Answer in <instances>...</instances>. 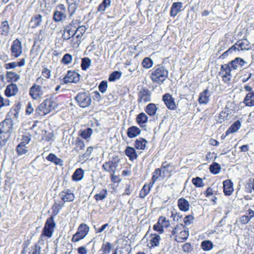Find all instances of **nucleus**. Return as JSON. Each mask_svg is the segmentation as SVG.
<instances>
[{
    "instance_id": "4be33fe9",
    "label": "nucleus",
    "mask_w": 254,
    "mask_h": 254,
    "mask_svg": "<svg viewBox=\"0 0 254 254\" xmlns=\"http://www.w3.org/2000/svg\"><path fill=\"white\" fill-rule=\"evenodd\" d=\"M209 91L206 89L200 94L198 101L200 104H206L209 102Z\"/></svg>"
},
{
    "instance_id": "e2e57ef3",
    "label": "nucleus",
    "mask_w": 254,
    "mask_h": 254,
    "mask_svg": "<svg viewBox=\"0 0 254 254\" xmlns=\"http://www.w3.org/2000/svg\"><path fill=\"white\" fill-rule=\"evenodd\" d=\"M41 253V247L38 244H36L32 247L29 254H40Z\"/></svg>"
},
{
    "instance_id": "e433bc0d",
    "label": "nucleus",
    "mask_w": 254,
    "mask_h": 254,
    "mask_svg": "<svg viewBox=\"0 0 254 254\" xmlns=\"http://www.w3.org/2000/svg\"><path fill=\"white\" fill-rule=\"evenodd\" d=\"M156 106L153 103L149 104L145 109V112L150 116H154L157 111Z\"/></svg>"
},
{
    "instance_id": "3c124183",
    "label": "nucleus",
    "mask_w": 254,
    "mask_h": 254,
    "mask_svg": "<svg viewBox=\"0 0 254 254\" xmlns=\"http://www.w3.org/2000/svg\"><path fill=\"white\" fill-rule=\"evenodd\" d=\"M85 147V144L83 141L80 140L79 138H77L76 140L75 147L74 150L79 151L83 150Z\"/></svg>"
},
{
    "instance_id": "09e8293b",
    "label": "nucleus",
    "mask_w": 254,
    "mask_h": 254,
    "mask_svg": "<svg viewBox=\"0 0 254 254\" xmlns=\"http://www.w3.org/2000/svg\"><path fill=\"white\" fill-rule=\"evenodd\" d=\"M76 2V1H73V2L69 4L68 10L69 14V17H71L74 14L77 8Z\"/></svg>"
},
{
    "instance_id": "f257e3e1",
    "label": "nucleus",
    "mask_w": 254,
    "mask_h": 254,
    "mask_svg": "<svg viewBox=\"0 0 254 254\" xmlns=\"http://www.w3.org/2000/svg\"><path fill=\"white\" fill-rule=\"evenodd\" d=\"M168 70L162 65H155L150 71V78L156 83L161 84L168 78Z\"/></svg>"
},
{
    "instance_id": "8fccbe9b",
    "label": "nucleus",
    "mask_w": 254,
    "mask_h": 254,
    "mask_svg": "<svg viewBox=\"0 0 254 254\" xmlns=\"http://www.w3.org/2000/svg\"><path fill=\"white\" fill-rule=\"evenodd\" d=\"M122 75V73L120 71H116L112 73L109 77V81H114L117 79H119Z\"/></svg>"
},
{
    "instance_id": "13d9d810",
    "label": "nucleus",
    "mask_w": 254,
    "mask_h": 254,
    "mask_svg": "<svg viewBox=\"0 0 254 254\" xmlns=\"http://www.w3.org/2000/svg\"><path fill=\"white\" fill-rule=\"evenodd\" d=\"M192 183L196 187H201L203 186L202 180L199 177L193 178L192 179Z\"/></svg>"
},
{
    "instance_id": "5fc2aeb1",
    "label": "nucleus",
    "mask_w": 254,
    "mask_h": 254,
    "mask_svg": "<svg viewBox=\"0 0 254 254\" xmlns=\"http://www.w3.org/2000/svg\"><path fill=\"white\" fill-rule=\"evenodd\" d=\"M92 131L91 128H88L81 132L80 136L84 139H87L91 136Z\"/></svg>"
},
{
    "instance_id": "c85d7f7f",
    "label": "nucleus",
    "mask_w": 254,
    "mask_h": 254,
    "mask_svg": "<svg viewBox=\"0 0 254 254\" xmlns=\"http://www.w3.org/2000/svg\"><path fill=\"white\" fill-rule=\"evenodd\" d=\"M42 21V15H36L32 18L30 22V25L32 28H35L41 24Z\"/></svg>"
},
{
    "instance_id": "473e14b6",
    "label": "nucleus",
    "mask_w": 254,
    "mask_h": 254,
    "mask_svg": "<svg viewBox=\"0 0 254 254\" xmlns=\"http://www.w3.org/2000/svg\"><path fill=\"white\" fill-rule=\"evenodd\" d=\"M136 122L140 125V127H143V124L147 123L148 117L144 113H140L136 117Z\"/></svg>"
},
{
    "instance_id": "ddd939ff",
    "label": "nucleus",
    "mask_w": 254,
    "mask_h": 254,
    "mask_svg": "<svg viewBox=\"0 0 254 254\" xmlns=\"http://www.w3.org/2000/svg\"><path fill=\"white\" fill-rule=\"evenodd\" d=\"M80 80V75L74 71H68L64 78L65 83H76Z\"/></svg>"
},
{
    "instance_id": "c9c22d12",
    "label": "nucleus",
    "mask_w": 254,
    "mask_h": 254,
    "mask_svg": "<svg viewBox=\"0 0 254 254\" xmlns=\"http://www.w3.org/2000/svg\"><path fill=\"white\" fill-rule=\"evenodd\" d=\"M240 127L241 123L239 121H237L234 123H233L226 131V135H228L230 133L237 131Z\"/></svg>"
},
{
    "instance_id": "864d4df0",
    "label": "nucleus",
    "mask_w": 254,
    "mask_h": 254,
    "mask_svg": "<svg viewBox=\"0 0 254 254\" xmlns=\"http://www.w3.org/2000/svg\"><path fill=\"white\" fill-rule=\"evenodd\" d=\"M107 192L106 190H103L100 193L96 194L94 197L96 200H102L106 197Z\"/></svg>"
},
{
    "instance_id": "69168bd1",
    "label": "nucleus",
    "mask_w": 254,
    "mask_h": 254,
    "mask_svg": "<svg viewBox=\"0 0 254 254\" xmlns=\"http://www.w3.org/2000/svg\"><path fill=\"white\" fill-rule=\"evenodd\" d=\"M51 71L50 69H48L47 67H45L43 68L42 71V75L44 77L48 79L51 77Z\"/></svg>"
},
{
    "instance_id": "bb28decb",
    "label": "nucleus",
    "mask_w": 254,
    "mask_h": 254,
    "mask_svg": "<svg viewBox=\"0 0 254 254\" xmlns=\"http://www.w3.org/2000/svg\"><path fill=\"white\" fill-rule=\"evenodd\" d=\"M5 76L8 82H16L20 79V75L13 71L6 72Z\"/></svg>"
},
{
    "instance_id": "4468645a",
    "label": "nucleus",
    "mask_w": 254,
    "mask_h": 254,
    "mask_svg": "<svg viewBox=\"0 0 254 254\" xmlns=\"http://www.w3.org/2000/svg\"><path fill=\"white\" fill-rule=\"evenodd\" d=\"M162 100L167 108L170 110H174L176 107L174 99L172 95L169 93H166L163 95Z\"/></svg>"
},
{
    "instance_id": "39448f33",
    "label": "nucleus",
    "mask_w": 254,
    "mask_h": 254,
    "mask_svg": "<svg viewBox=\"0 0 254 254\" xmlns=\"http://www.w3.org/2000/svg\"><path fill=\"white\" fill-rule=\"evenodd\" d=\"M172 234L175 236V240L182 243L189 237V232L187 229L182 224L178 225L172 231Z\"/></svg>"
},
{
    "instance_id": "423d86ee",
    "label": "nucleus",
    "mask_w": 254,
    "mask_h": 254,
    "mask_svg": "<svg viewBox=\"0 0 254 254\" xmlns=\"http://www.w3.org/2000/svg\"><path fill=\"white\" fill-rule=\"evenodd\" d=\"M239 48H240L241 50H249L251 49V47L250 42L247 39H242L225 52L221 57L225 58L229 54L232 53L233 52L239 50Z\"/></svg>"
},
{
    "instance_id": "680f3d73",
    "label": "nucleus",
    "mask_w": 254,
    "mask_h": 254,
    "mask_svg": "<svg viewBox=\"0 0 254 254\" xmlns=\"http://www.w3.org/2000/svg\"><path fill=\"white\" fill-rule=\"evenodd\" d=\"M64 205V203H55L53 205L52 208L53 210V212L55 213V214H57L59 211V210L63 207Z\"/></svg>"
},
{
    "instance_id": "2f4dec72",
    "label": "nucleus",
    "mask_w": 254,
    "mask_h": 254,
    "mask_svg": "<svg viewBox=\"0 0 254 254\" xmlns=\"http://www.w3.org/2000/svg\"><path fill=\"white\" fill-rule=\"evenodd\" d=\"M69 40H70V44L73 49L78 48L81 42V39L79 38V35H74Z\"/></svg>"
},
{
    "instance_id": "a18cd8bd",
    "label": "nucleus",
    "mask_w": 254,
    "mask_h": 254,
    "mask_svg": "<svg viewBox=\"0 0 254 254\" xmlns=\"http://www.w3.org/2000/svg\"><path fill=\"white\" fill-rule=\"evenodd\" d=\"M210 171L214 174H217L219 173L221 167L220 165L217 163H213L209 167Z\"/></svg>"
},
{
    "instance_id": "052dcab7",
    "label": "nucleus",
    "mask_w": 254,
    "mask_h": 254,
    "mask_svg": "<svg viewBox=\"0 0 254 254\" xmlns=\"http://www.w3.org/2000/svg\"><path fill=\"white\" fill-rule=\"evenodd\" d=\"M72 61V56L69 54H66L62 59V62L65 64H68Z\"/></svg>"
},
{
    "instance_id": "f3484780",
    "label": "nucleus",
    "mask_w": 254,
    "mask_h": 254,
    "mask_svg": "<svg viewBox=\"0 0 254 254\" xmlns=\"http://www.w3.org/2000/svg\"><path fill=\"white\" fill-rule=\"evenodd\" d=\"M117 164L113 161L105 162L103 165V168L106 171L109 172L111 174H115L117 168Z\"/></svg>"
},
{
    "instance_id": "9d476101",
    "label": "nucleus",
    "mask_w": 254,
    "mask_h": 254,
    "mask_svg": "<svg viewBox=\"0 0 254 254\" xmlns=\"http://www.w3.org/2000/svg\"><path fill=\"white\" fill-rule=\"evenodd\" d=\"M75 99L79 105L82 108L88 107L91 102V99L88 93L81 92L78 94Z\"/></svg>"
},
{
    "instance_id": "603ef678",
    "label": "nucleus",
    "mask_w": 254,
    "mask_h": 254,
    "mask_svg": "<svg viewBox=\"0 0 254 254\" xmlns=\"http://www.w3.org/2000/svg\"><path fill=\"white\" fill-rule=\"evenodd\" d=\"M162 170L161 169L158 168L155 170L154 172L153 173V176L152 177V184H154V182L156 181L161 176Z\"/></svg>"
},
{
    "instance_id": "6ab92c4d",
    "label": "nucleus",
    "mask_w": 254,
    "mask_h": 254,
    "mask_svg": "<svg viewBox=\"0 0 254 254\" xmlns=\"http://www.w3.org/2000/svg\"><path fill=\"white\" fill-rule=\"evenodd\" d=\"M254 217V211L251 209H249L248 213L246 215L242 216L239 218V222L242 224H246Z\"/></svg>"
},
{
    "instance_id": "dca6fc26",
    "label": "nucleus",
    "mask_w": 254,
    "mask_h": 254,
    "mask_svg": "<svg viewBox=\"0 0 254 254\" xmlns=\"http://www.w3.org/2000/svg\"><path fill=\"white\" fill-rule=\"evenodd\" d=\"M72 23H73V20L64 28V33L62 35V38L64 41L69 40L75 35L74 30L72 29Z\"/></svg>"
},
{
    "instance_id": "ea45409f",
    "label": "nucleus",
    "mask_w": 254,
    "mask_h": 254,
    "mask_svg": "<svg viewBox=\"0 0 254 254\" xmlns=\"http://www.w3.org/2000/svg\"><path fill=\"white\" fill-rule=\"evenodd\" d=\"M113 245L109 242L104 243L102 246L101 251L103 254H108L111 252Z\"/></svg>"
},
{
    "instance_id": "0e129e2a",
    "label": "nucleus",
    "mask_w": 254,
    "mask_h": 254,
    "mask_svg": "<svg viewBox=\"0 0 254 254\" xmlns=\"http://www.w3.org/2000/svg\"><path fill=\"white\" fill-rule=\"evenodd\" d=\"M107 82L106 81H102L99 85V90L102 93H104L107 88Z\"/></svg>"
},
{
    "instance_id": "58836bf2",
    "label": "nucleus",
    "mask_w": 254,
    "mask_h": 254,
    "mask_svg": "<svg viewBox=\"0 0 254 254\" xmlns=\"http://www.w3.org/2000/svg\"><path fill=\"white\" fill-rule=\"evenodd\" d=\"M84 176V173L82 169H77L72 175V179L75 181L81 180Z\"/></svg>"
},
{
    "instance_id": "338daca9",
    "label": "nucleus",
    "mask_w": 254,
    "mask_h": 254,
    "mask_svg": "<svg viewBox=\"0 0 254 254\" xmlns=\"http://www.w3.org/2000/svg\"><path fill=\"white\" fill-rule=\"evenodd\" d=\"M3 136V135L0 134V149L6 145L9 139L8 138Z\"/></svg>"
},
{
    "instance_id": "49530a36",
    "label": "nucleus",
    "mask_w": 254,
    "mask_h": 254,
    "mask_svg": "<svg viewBox=\"0 0 254 254\" xmlns=\"http://www.w3.org/2000/svg\"><path fill=\"white\" fill-rule=\"evenodd\" d=\"M86 28L84 26H79L76 30H74L75 35L79 36V38L82 39L83 34L86 31Z\"/></svg>"
},
{
    "instance_id": "cd10ccee",
    "label": "nucleus",
    "mask_w": 254,
    "mask_h": 254,
    "mask_svg": "<svg viewBox=\"0 0 254 254\" xmlns=\"http://www.w3.org/2000/svg\"><path fill=\"white\" fill-rule=\"evenodd\" d=\"M140 129L135 126L129 127L127 129V134L129 138H133L140 133Z\"/></svg>"
},
{
    "instance_id": "412c9836",
    "label": "nucleus",
    "mask_w": 254,
    "mask_h": 254,
    "mask_svg": "<svg viewBox=\"0 0 254 254\" xmlns=\"http://www.w3.org/2000/svg\"><path fill=\"white\" fill-rule=\"evenodd\" d=\"M223 191L225 195H230L234 191L232 182L229 180L223 182Z\"/></svg>"
},
{
    "instance_id": "a211bd4d",
    "label": "nucleus",
    "mask_w": 254,
    "mask_h": 254,
    "mask_svg": "<svg viewBox=\"0 0 254 254\" xmlns=\"http://www.w3.org/2000/svg\"><path fill=\"white\" fill-rule=\"evenodd\" d=\"M160 240V237L159 235L156 234H151L148 240L147 246L149 248L157 246L159 244Z\"/></svg>"
},
{
    "instance_id": "5701e85b",
    "label": "nucleus",
    "mask_w": 254,
    "mask_h": 254,
    "mask_svg": "<svg viewBox=\"0 0 254 254\" xmlns=\"http://www.w3.org/2000/svg\"><path fill=\"white\" fill-rule=\"evenodd\" d=\"M182 7L183 3L181 2L173 3L170 10V15L173 17L176 16L182 10Z\"/></svg>"
},
{
    "instance_id": "72a5a7b5",
    "label": "nucleus",
    "mask_w": 254,
    "mask_h": 254,
    "mask_svg": "<svg viewBox=\"0 0 254 254\" xmlns=\"http://www.w3.org/2000/svg\"><path fill=\"white\" fill-rule=\"evenodd\" d=\"M153 184L150 183L149 184H145L140 190L139 196L141 198H144L149 192L151 188L152 187Z\"/></svg>"
},
{
    "instance_id": "20e7f679",
    "label": "nucleus",
    "mask_w": 254,
    "mask_h": 254,
    "mask_svg": "<svg viewBox=\"0 0 254 254\" xmlns=\"http://www.w3.org/2000/svg\"><path fill=\"white\" fill-rule=\"evenodd\" d=\"M49 89L48 86H41L36 84H34L30 88L29 94L32 99L37 100L43 96H47Z\"/></svg>"
},
{
    "instance_id": "393cba45",
    "label": "nucleus",
    "mask_w": 254,
    "mask_h": 254,
    "mask_svg": "<svg viewBox=\"0 0 254 254\" xmlns=\"http://www.w3.org/2000/svg\"><path fill=\"white\" fill-rule=\"evenodd\" d=\"M178 206L181 210L185 212L188 211L190 208L189 201L183 197L178 199Z\"/></svg>"
},
{
    "instance_id": "c03bdc74",
    "label": "nucleus",
    "mask_w": 254,
    "mask_h": 254,
    "mask_svg": "<svg viewBox=\"0 0 254 254\" xmlns=\"http://www.w3.org/2000/svg\"><path fill=\"white\" fill-rule=\"evenodd\" d=\"M111 0H104L103 2L99 5L98 10L100 12L104 11L106 8L111 5Z\"/></svg>"
},
{
    "instance_id": "bf43d9fd",
    "label": "nucleus",
    "mask_w": 254,
    "mask_h": 254,
    "mask_svg": "<svg viewBox=\"0 0 254 254\" xmlns=\"http://www.w3.org/2000/svg\"><path fill=\"white\" fill-rule=\"evenodd\" d=\"M17 151L19 155H22L27 152V149L25 145L22 143H20L17 146Z\"/></svg>"
},
{
    "instance_id": "c756f323",
    "label": "nucleus",
    "mask_w": 254,
    "mask_h": 254,
    "mask_svg": "<svg viewBox=\"0 0 254 254\" xmlns=\"http://www.w3.org/2000/svg\"><path fill=\"white\" fill-rule=\"evenodd\" d=\"M244 103L247 106H254V92H250L247 94L244 100Z\"/></svg>"
},
{
    "instance_id": "7c9ffc66",
    "label": "nucleus",
    "mask_w": 254,
    "mask_h": 254,
    "mask_svg": "<svg viewBox=\"0 0 254 254\" xmlns=\"http://www.w3.org/2000/svg\"><path fill=\"white\" fill-rule=\"evenodd\" d=\"M245 62L240 58H236L234 60L229 63L231 67L233 69H236L239 66H243Z\"/></svg>"
},
{
    "instance_id": "1a4fd4ad",
    "label": "nucleus",
    "mask_w": 254,
    "mask_h": 254,
    "mask_svg": "<svg viewBox=\"0 0 254 254\" xmlns=\"http://www.w3.org/2000/svg\"><path fill=\"white\" fill-rule=\"evenodd\" d=\"M10 50L11 57H13L15 58H18L22 55V43L18 39H16L13 41Z\"/></svg>"
},
{
    "instance_id": "6e6d98bb",
    "label": "nucleus",
    "mask_w": 254,
    "mask_h": 254,
    "mask_svg": "<svg viewBox=\"0 0 254 254\" xmlns=\"http://www.w3.org/2000/svg\"><path fill=\"white\" fill-rule=\"evenodd\" d=\"M91 65V60L88 58H83L82 60L81 67L82 69H87Z\"/></svg>"
},
{
    "instance_id": "aec40b11",
    "label": "nucleus",
    "mask_w": 254,
    "mask_h": 254,
    "mask_svg": "<svg viewBox=\"0 0 254 254\" xmlns=\"http://www.w3.org/2000/svg\"><path fill=\"white\" fill-rule=\"evenodd\" d=\"M64 202L72 201L74 199V195L69 190L63 191L60 194Z\"/></svg>"
},
{
    "instance_id": "4c0bfd02",
    "label": "nucleus",
    "mask_w": 254,
    "mask_h": 254,
    "mask_svg": "<svg viewBox=\"0 0 254 254\" xmlns=\"http://www.w3.org/2000/svg\"><path fill=\"white\" fill-rule=\"evenodd\" d=\"M46 158L48 161L55 163L57 165H62L63 161L60 158L57 157L54 154H50Z\"/></svg>"
},
{
    "instance_id": "774afa93",
    "label": "nucleus",
    "mask_w": 254,
    "mask_h": 254,
    "mask_svg": "<svg viewBox=\"0 0 254 254\" xmlns=\"http://www.w3.org/2000/svg\"><path fill=\"white\" fill-rule=\"evenodd\" d=\"M54 134L52 132L46 133L45 135L43 137V139L50 141L51 140H53L54 139Z\"/></svg>"
},
{
    "instance_id": "9b49d317",
    "label": "nucleus",
    "mask_w": 254,
    "mask_h": 254,
    "mask_svg": "<svg viewBox=\"0 0 254 254\" xmlns=\"http://www.w3.org/2000/svg\"><path fill=\"white\" fill-rule=\"evenodd\" d=\"M57 10L55 11L53 15V19L56 22H61L65 20L66 15L65 13L66 11L65 6L64 4H59L57 6Z\"/></svg>"
},
{
    "instance_id": "f03ea898",
    "label": "nucleus",
    "mask_w": 254,
    "mask_h": 254,
    "mask_svg": "<svg viewBox=\"0 0 254 254\" xmlns=\"http://www.w3.org/2000/svg\"><path fill=\"white\" fill-rule=\"evenodd\" d=\"M55 227L56 223L54 220V217L51 216L48 218L37 244L39 246L44 245L47 239L52 237Z\"/></svg>"
},
{
    "instance_id": "4d7b16f0",
    "label": "nucleus",
    "mask_w": 254,
    "mask_h": 254,
    "mask_svg": "<svg viewBox=\"0 0 254 254\" xmlns=\"http://www.w3.org/2000/svg\"><path fill=\"white\" fill-rule=\"evenodd\" d=\"M246 188L249 192H252L253 190L254 191V179L251 178L249 180Z\"/></svg>"
},
{
    "instance_id": "a19ab883",
    "label": "nucleus",
    "mask_w": 254,
    "mask_h": 254,
    "mask_svg": "<svg viewBox=\"0 0 254 254\" xmlns=\"http://www.w3.org/2000/svg\"><path fill=\"white\" fill-rule=\"evenodd\" d=\"M213 243L209 240L203 241L201 242V247L205 251H210L213 248Z\"/></svg>"
},
{
    "instance_id": "a878e982",
    "label": "nucleus",
    "mask_w": 254,
    "mask_h": 254,
    "mask_svg": "<svg viewBox=\"0 0 254 254\" xmlns=\"http://www.w3.org/2000/svg\"><path fill=\"white\" fill-rule=\"evenodd\" d=\"M126 155L129 158V160L133 161L136 159L137 158V154L135 149L133 147L128 146L127 147L125 151Z\"/></svg>"
},
{
    "instance_id": "0eeeda50",
    "label": "nucleus",
    "mask_w": 254,
    "mask_h": 254,
    "mask_svg": "<svg viewBox=\"0 0 254 254\" xmlns=\"http://www.w3.org/2000/svg\"><path fill=\"white\" fill-rule=\"evenodd\" d=\"M89 231V227L84 223L81 224L77 229L76 233L72 238V242H77L83 239L87 235Z\"/></svg>"
},
{
    "instance_id": "37998d69",
    "label": "nucleus",
    "mask_w": 254,
    "mask_h": 254,
    "mask_svg": "<svg viewBox=\"0 0 254 254\" xmlns=\"http://www.w3.org/2000/svg\"><path fill=\"white\" fill-rule=\"evenodd\" d=\"M1 34L4 36L8 35L9 31V27L8 23L7 21H5L2 22L1 25Z\"/></svg>"
},
{
    "instance_id": "f8f14e48",
    "label": "nucleus",
    "mask_w": 254,
    "mask_h": 254,
    "mask_svg": "<svg viewBox=\"0 0 254 254\" xmlns=\"http://www.w3.org/2000/svg\"><path fill=\"white\" fill-rule=\"evenodd\" d=\"M170 221L165 217L160 216L158 220L157 223L153 226V229L162 234L164 232V228H168L169 227Z\"/></svg>"
},
{
    "instance_id": "6e6552de",
    "label": "nucleus",
    "mask_w": 254,
    "mask_h": 254,
    "mask_svg": "<svg viewBox=\"0 0 254 254\" xmlns=\"http://www.w3.org/2000/svg\"><path fill=\"white\" fill-rule=\"evenodd\" d=\"M12 128V124L11 120L7 119L3 121L0 123V134L3 135V137L9 138Z\"/></svg>"
},
{
    "instance_id": "2eb2a0df",
    "label": "nucleus",
    "mask_w": 254,
    "mask_h": 254,
    "mask_svg": "<svg viewBox=\"0 0 254 254\" xmlns=\"http://www.w3.org/2000/svg\"><path fill=\"white\" fill-rule=\"evenodd\" d=\"M18 90V88L16 84L11 83L6 87L4 93L7 97H10L16 95Z\"/></svg>"
},
{
    "instance_id": "79ce46f5",
    "label": "nucleus",
    "mask_w": 254,
    "mask_h": 254,
    "mask_svg": "<svg viewBox=\"0 0 254 254\" xmlns=\"http://www.w3.org/2000/svg\"><path fill=\"white\" fill-rule=\"evenodd\" d=\"M231 70L232 68L230 64H225L221 66V70L220 73L221 75L231 74Z\"/></svg>"
},
{
    "instance_id": "f704fd0d",
    "label": "nucleus",
    "mask_w": 254,
    "mask_h": 254,
    "mask_svg": "<svg viewBox=\"0 0 254 254\" xmlns=\"http://www.w3.org/2000/svg\"><path fill=\"white\" fill-rule=\"evenodd\" d=\"M147 141L142 138L137 139L135 141L134 147L137 149L144 150L146 147Z\"/></svg>"
},
{
    "instance_id": "de8ad7c7",
    "label": "nucleus",
    "mask_w": 254,
    "mask_h": 254,
    "mask_svg": "<svg viewBox=\"0 0 254 254\" xmlns=\"http://www.w3.org/2000/svg\"><path fill=\"white\" fill-rule=\"evenodd\" d=\"M142 65L145 68H149L153 65V61L149 58H145L142 62Z\"/></svg>"
},
{
    "instance_id": "7ed1b4c3",
    "label": "nucleus",
    "mask_w": 254,
    "mask_h": 254,
    "mask_svg": "<svg viewBox=\"0 0 254 254\" xmlns=\"http://www.w3.org/2000/svg\"><path fill=\"white\" fill-rule=\"evenodd\" d=\"M58 104L50 99H46L36 110V113L40 116L45 115L55 110Z\"/></svg>"
},
{
    "instance_id": "b1692460",
    "label": "nucleus",
    "mask_w": 254,
    "mask_h": 254,
    "mask_svg": "<svg viewBox=\"0 0 254 254\" xmlns=\"http://www.w3.org/2000/svg\"><path fill=\"white\" fill-rule=\"evenodd\" d=\"M150 101V93L148 90L143 89L139 94L138 101L140 102H147Z\"/></svg>"
}]
</instances>
